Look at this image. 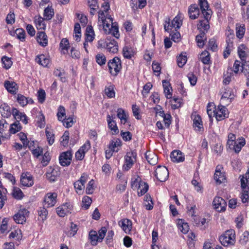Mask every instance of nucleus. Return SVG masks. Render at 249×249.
Returning <instances> with one entry per match:
<instances>
[{
    "instance_id": "1",
    "label": "nucleus",
    "mask_w": 249,
    "mask_h": 249,
    "mask_svg": "<svg viewBox=\"0 0 249 249\" xmlns=\"http://www.w3.org/2000/svg\"><path fill=\"white\" fill-rule=\"evenodd\" d=\"M99 26H102L106 34H111L116 38H119L120 34L119 28L116 22H113V18L111 16H105L104 11L99 12L98 22Z\"/></svg>"
},
{
    "instance_id": "2",
    "label": "nucleus",
    "mask_w": 249,
    "mask_h": 249,
    "mask_svg": "<svg viewBox=\"0 0 249 249\" xmlns=\"http://www.w3.org/2000/svg\"><path fill=\"white\" fill-rule=\"evenodd\" d=\"M219 241L224 246L233 245L235 242V232L233 230L226 231L219 237Z\"/></svg>"
},
{
    "instance_id": "3",
    "label": "nucleus",
    "mask_w": 249,
    "mask_h": 249,
    "mask_svg": "<svg viewBox=\"0 0 249 249\" xmlns=\"http://www.w3.org/2000/svg\"><path fill=\"white\" fill-rule=\"evenodd\" d=\"M108 67L111 74L117 75L122 68L120 59L118 57H115L113 59L109 60L108 62Z\"/></svg>"
},
{
    "instance_id": "4",
    "label": "nucleus",
    "mask_w": 249,
    "mask_h": 249,
    "mask_svg": "<svg viewBox=\"0 0 249 249\" xmlns=\"http://www.w3.org/2000/svg\"><path fill=\"white\" fill-rule=\"evenodd\" d=\"M170 19L167 18L165 21L164 25V28L165 31L169 32L171 29V28L175 29H179L182 25V21L180 18L178 16H176L170 23Z\"/></svg>"
},
{
    "instance_id": "5",
    "label": "nucleus",
    "mask_w": 249,
    "mask_h": 249,
    "mask_svg": "<svg viewBox=\"0 0 249 249\" xmlns=\"http://www.w3.org/2000/svg\"><path fill=\"white\" fill-rule=\"evenodd\" d=\"M137 153L135 151H130L126 153L125 156V164L123 168L128 171L136 161Z\"/></svg>"
},
{
    "instance_id": "6",
    "label": "nucleus",
    "mask_w": 249,
    "mask_h": 249,
    "mask_svg": "<svg viewBox=\"0 0 249 249\" xmlns=\"http://www.w3.org/2000/svg\"><path fill=\"white\" fill-rule=\"evenodd\" d=\"M155 173L157 178L160 182L166 181L169 176L168 170L165 166H158Z\"/></svg>"
},
{
    "instance_id": "7",
    "label": "nucleus",
    "mask_w": 249,
    "mask_h": 249,
    "mask_svg": "<svg viewBox=\"0 0 249 249\" xmlns=\"http://www.w3.org/2000/svg\"><path fill=\"white\" fill-rule=\"evenodd\" d=\"M215 115L217 121H221L228 117V110L225 106L219 105L217 108H215Z\"/></svg>"
},
{
    "instance_id": "8",
    "label": "nucleus",
    "mask_w": 249,
    "mask_h": 249,
    "mask_svg": "<svg viewBox=\"0 0 249 249\" xmlns=\"http://www.w3.org/2000/svg\"><path fill=\"white\" fill-rule=\"evenodd\" d=\"M57 196V194L55 193H48L44 197V207L48 208L53 206L56 202Z\"/></svg>"
},
{
    "instance_id": "9",
    "label": "nucleus",
    "mask_w": 249,
    "mask_h": 249,
    "mask_svg": "<svg viewBox=\"0 0 249 249\" xmlns=\"http://www.w3.org/2000/svg\"><path fill=\"white\" fill-rule=\"evenodd\" d=\"M214 209L218 212H224L226 210L227 203L224 199L221 197H215L213 200Z\"/></svg>"
},
{
    "instance_id": "10",
    "label": "nucleus",
    "mask_w": 249,
    "mask_h": 249,
    "mask_svg": "<svg viewBox=\"0 0 249 249\" xmlns=\"http://www.w3.org/2000/svg\"><path fill=\"white\" fill-rule=\"evenodd\" d=\"M29 212L25 209L20 210L14 216V219L18 224H23L26 222V217L28 216Z\"/></svg>"
},
{
    "instance_id": "11",
    "label": "nucleus",
    "mask_w": 249,
    "mask_h": 249,
    "mask_svg": "<svg viewBox=\"0 0 249 249\" xmlns=\"http://www.w3.org/2000/svg\"><path fill=\"white\" fill-rule=\"evenodd\" d=\"M72 159L71 151H67L62 153L59 157V162L63 166L69 165Z\"/></svg>"
},
{
    "instance_id": "12",
    "label": "nucleus",
    "mask_w": 249,
    "mask_h": 249,
    "mask_svg": "<svg viewBox=\"0 0 249 249\" xmlns=\"http://www.w3.org/2000/svg\"><path fill=\"white\" fill-rule=\"evenodd\" d=\"M107 50L112 53H116L118 51V43L114 39L107 38L105 41Z\"/></svg>"
},
{
    "instance_id": "13",
    "label": "nucleus",
    "mask_w": 249,
    "mask_h": 249,
    "mask_svg": "<svg viewBox=\"0 0 249 249\" xmlns=\"http://www.w3.org/2000/svg\"><path fill=\"white\" fill-rule=\"evenodd\" d=\"M88 178V175L86 174H83L79 180L74 183V186L77 193H80L84 188L85 183Z\"/></svg>"
},
{
    "instance_id": "14",
    "label": "nucleus",
    "mask_w": 249,
    "mask_h": 249,
    "mask_svg": "<svg viewBox=\"0 0 249 249\" xmlns=\"http://www.w3.org/2000/svg\"><path fill=\"white\" fill-rule=\"evenodd\" d=\"M21 183L23 186L30 187L34 184L32 176L29 173H23L21 176Z\"/></svg>"
},
{
    "instance_id": "15",
    "label": "nucleus",
    "mask_w": 249,
    "mask_h": 249,
    "mask_svg": "<svg viewBox=\"0 0 249 249\" xmlns=\"http://www.w3.org/2000/svg\"><path fill=\"white\" fill-rule=\"evenodd\" d=\"M221 169H222V167L221 166H217L214 175V178L216 182L218 184H220L224 182L226 180V177L224 173L221 172Z\"/></svg>"
},
{
    "instance_id": "16",
    "label": "nucleus",
    "mask_w": 249,
    "mask_h": 249,
    "mask_svg": "<svg viewBox=\"0 0 249 249\" xmlns=\"http://www.w3.org/2000/svg\"><path fill=\"white\" fill-rule=\"evenodd\" d=\"M4 87L7 91L11 94H15L18 90L17 84L13 81H5L4 84Z\"/></svg>"
},
{
    "instance_id": "17",
    "label": "nucleus",
    "mask_w": 249,
    "mask_h": 249,
    "mask_svg": "<svg viewBox=\"0 0 249 249\" xmlns=\"http://www.w3.org/2000/svg\"><path fill=\"white\" fill-rule=\"evenodd\" d=\"M119 224L126 233H129L132 228V222L127 219L120 221Z\"/></svg>"
},
{
    "instance_id": "18",
    "label": "nucleus",
    "mask_w": 249,
    "mask_h": 249,
    "mask_svg": "<svg viewBox=\"0 0 249 249\" xmlns=\"http://www.w3.org/2000/svg\"><path fill=\"white\" fill-rule=\"evenodd\" d=\"M170 157L173 162H182L184 160V156L183 153L179 150H175L173 151Z\"/></svg>"
},
{
    "instance_id": "19",
    "label": "nucleus",
    "mask_w": 249,
    "mask_h": 249,
    "mask_svg": "<svg viewBox=\"0 0 249 249\" xmlns=\"http://www.w3.org/2000/svg\"><path fill=\"white\" fill-rule=\"evenodd\" d=\"M188 14L192 19L197 18L199 15V9L196 5H192L189 8Z\"/></svg>"
},
{
    "instance_id": "20",
    "label": "nucleus",
    "mask_w": 249,
    "mask_h": 249,
    "mask_svg": "<svg viewBox=\"0 0 249 249\" xmlns=\"http://www.w3.org/2000/svg\"><path fill=\"white\" fill-rule=\"evenodd\" d=\"M36 40L40 45L45 47L48 44L47 36L44 32H39L37 33Z\"/></svg>"
},
{
    "instance_id": "21",
    "label": "nucleus",
    "mask_w": 249,
    "mask_h": 249,
    "mask_svg": "<svg viewBox=\"0 0 249 249\" xmlns=\"http://www.w3.org/2000/svg\"><path fill=\"white\" fill-rule=\"evenodd\" d=\"M60 172L58 171V167L53 168L49 172H47L46 174V178L51 182L54 181L57 177L60 175Z\"/></svg>"
},
{
    "instance_id": "22",
    "label": "nucleus",
    "mask_w": 249,
    "mask_h": 249,
    "mask_svg": "<svg viewBox=\"0 0 249 249\" xmlns=\"http://www.w3.org/2000/svg\"><path fill=\"white\" fill-rule=\"evenodd\" d=\"M134 49L130 47L125 46L123 49V54L124 58L127 59H131L135 54Z\"/></svg>"
},
{
    "instance_id": "23",
    "label": "nucleus",
    "mask_w": 249,
    "mask_h": 249,
    "mask_svg": "<svg viewBox=\"0 0 249 249\" xmlns=\"http://www.w3.org/2000/svg\"><path fill=\"white\" fill-rule=\"evenodd\" d=\"M113 116H110V115L107 116V121L108 123V125L109 128L113 131V134L118 133L119 130L116 124L114 121L113 120Z\"/></svg>"
},
{
    "instance_id": "24",
    "label": "nucleus",
    "mask_w": 249,
    "mask_h": 249,
    "mask_svg": "<svg viewBox=\"0 0 249 249\" xmlns=\"http://www.w3.org/2000/svg\"><path fill=\"white\" fill-rule=\"evenodd\" d=\"M0 111L3 117L8 118L10 116L12 113L11 111L10 107L5 103L1 105L0 107Z\"/></svg>"
},
{
    "instance_id": "25",
    "label": "nucleus",
    "mask_w": 249,
    "mask_h": 249,
    "mask_svg": "<svg viewBox=\"0 0 249 249\" xmlns=\"http://www.w3.org/2000/svg\"><path fill=\"white\" fill-rule=\"evenodd\" d=\"M145 157L149 164L154 165L157 163L158 157L155 153L146 152L145 154Z\"/></svg>"
},
{
    "instance_id": "26",
    "label": "nucleus",
    "mask_w": 249,
    "mask_h": 249,
    "mask_svg": "<svg viewBox=\"0 0 249 249\" xmlns=\"http://www.w3.org/2000/svg\"><path fill=\"white\" fill-rule=\"evenodd\" d=\"M210 28L209 21L208 20L203 19L200 20L197 24V29L201 32H207Z\"/></svg>"
},
{
    "instance_id": "27",
    "label": "nucleus",
    "mask_w": 249,
    "mask_h": 249,
    "mask_svg": "<svg viewBox=\"0 0 249 249\" xmlns=\"http://www.w3.org/2000/svg\"><path fill=\"white\" fill-rule=\"evenodd\" d=\"M44 20H45L44 18H42L40 16H35L34 18V22L37 29L44 30L45 29L46 25L44 21Z\"/></svg>"
},
{
    "instance_id": "28",
    "label": "nucleus",
    "mask_w": 249,
    "mask_h": 249,
    "mask_svg": "<svg viewBox=\"0 0 249 249\" xmlns=\"http://www.w3.org/2000/svg\"><path fill=\"white\" fill-rule=\"evenodd\" d=\"M193 126L197 131H200L201 129H203L202 122L199 115L195 116L193 119Z\"/></svg>"
},
{
    "instance_id": "29",
    "label": "nucleus",
    "mask_w": 249,
    "mask_h": 249,
    "mask_svg": "<svg viewBox=\"0 0 249 249\" xmlns=\"http://www.w3.org/2000/svg\"><path fill=\"white\" fill-rule=\"evenodd\" d=\"M17 101L22 107L25 106L28 103L32 104L33 103L32 99H28L24 95L20 94L17 95Z\"/></svg>"
},
{
    "instance_id": "30",
    "label": "nucleus",
    "mask_w": 249,
    "mask_h": 249,
    "mask_svg": "<svg viewBox=\"0 0 249 249\" xmlns=\"http://www.w3.org/2000/svg\"><path fill=\"white\" fill-rule=\"evenodd\" d=\"M89 238L90 241L92 245L95 246L97 245L98 241L101 242L98 236L96 231H91L89 235Z\"/></svg>"
},
{
    "instance_id": "31",
    "label": "nucleus",
    "mask_w": 249,
    "mask_h": 249,
    "mask_svg": "<svg viewBox=\"0 0 249 249\" xmlns=\"http://www.w3.org/2000/svg\"><path fill=\"white\" fill-rule=\"evenodd\" d=\"M56 213L60 217H64L70 213V210L66 205H62L56 208Z\"/></svg>"
},
{
    "instance_id": "32",
    "label": "nucleus",
    "mask_w": 249,
    "mask_h": 249,
    "mask_svg": "<svg viewBox=\"0 0 249 249\" xmlns=\"http://www.w3.org/2000/svg\"><path fill=\"white\" fill-rule=\"evenodd\" d=\"M196 41L199 47H203L204 45V42L206 40V37L205 36V32H202L200 34L196 36Z\"/></svg>"
},
{
    "instance_id": "33",
    "label": "nucleus",
    "mask_w": 249,
    "mask_h": 249,
    "mask_svg": "<svg viewBox=\"0 0 249 249\" xmlns=\"http://www.w3.org/2000/svg\"><path fill=\"white\" fill-rule=\"evenodd\" d=\"M117 117L121 120L122 123L125 124L127 122V115L125 111L122 108H119L117 110Z\"/></svg>"
},
{
    "instance_id": "34",
    "label": "nucleus",
    "mask_w": 249,
    "mask_h": 249,
    "mask_svg": "<svg viewBox=\"0 0 249 249\" xmlns=\"http://www.w3.org/2000/svg\"><path fill=\"white\" fill-rule=\"evenodd\" d=\"M199 59L204 64H209L210 62V53L207 51H203L200 54Z\"/></svg>"
},
{
    "instance_id": "35",
    "label": "nucleus",
    "mask_w": 249,
    "mask_h": 249,
    "mask_svg": "<svg viewBox=\"0 0 249 249\" xmlns=\"http://www.w3.org/2000/svg\"><path fill=\"white\" fill-rule=\"evenodd\" d=\"M148 189V185L147 183L143 181H141L138 191V194L139 196H142L145 194Z\"/></svg>"
},
{
    "instance_id": "36",
    "label": "nucleus",
    "mask_w": 249,
    "mask_h": 249,
    "mask_svg": "<svg viewBox=\"0 0 249 249\" xmlns=\"http://www.w3.org/2000/svg\"><path fill=\"white\" fill-rule=\"evenodd\" d=\"M44 18L45 20H48L52 18L54 16V11L53 8L51 7H47L44 11Z\"/></svg>"
},
{
    "instance_id": "37",
    "label": "nucleus",
    "mask_w": 249,
    "mask_h": 249,
    "mask_svg": "<svg viewBox=\"0 0 249 249\" xmlns=\"http://www.w3.org/2000/svg\"><path fill=\"white\" fill-rule=\"evenodd\" d=\"M9 131L10 133L15 134L17 132L20 131L21 129V126L19 122L18 121L10 124Z\"/></svg>"
},
{
    "instance_id": "38",
    "label": "nucleus",
    "mask_w": 249,
    "mask_h": 249,
    "mask_svg": "<svg viewBox=\"0 0 249 249\" xmlns=\"http://www.w3.org/2000/svg\"><path fill=\"white\" fill-rule=\"evenodd\" d=\"M159 114L163 118V122L166 127H169L171 123V116L170 114H165L163 111H160Z\"/></svg>"
},
{
    "instance_id": "39",
    "label": "nucleus",
    "mask_w": 249,
    "mask_h": 249,
    "mask_svg": "<svg viewBox=\"0 0 249 249\" xmlns=\"http://www.w3.org/2000/svg\"><path fill=\"white\" fill-rule=\"evenodd\" d=\"M241 187L243 188H248L249 189V169L245 175V177L243 176L241 179Z\"/></svg>"
},
{
    "instance_id": "40",
    "label": "nucleus",
    "mask_w": 249,
    "mask_h": 249,
    "mask_svg": "<svg viewBox=\"0 0 249 249\" xmlns=\"http://www.w3.org/2000/svg\"><path fill=\"white\" fill-rule=\"evenodd\" d=\"M245 144V140L244 139L242 138L240 139L239 142L236 141V144H234L233 147H232L233 150H234V151L236 153H238L240 151V150L242 149V147Z\"/></svg>"
},
{
    "instance_id": "41",
    "label": "nucleus",
    "mask_w": 249,
    "mask_h": 249,
    "mask_svg": "<svg viewBox=\"0 0 249 249\" xmlns=\"http://www.w3.org/2000/svg\"><path fill=\"white\" fill-rule=\"evenodd\" d=\"M164 92L167 98L170 99L172 97V94L170 91L169 87L170 86L169 82L167 80L162 81Z\"/></svg>"
},
{
    "instance_id": "42",
    "label": "nucleus",
    "mask_w": 249,
    "mask_h": 249,
    "mask_svg": "<svg viewBox=\"0 0 249 249\" xmlns=\"http://www.w3.org/2000/svg\"><path fill=\"white\" fill-rule=\"evenodd\" d=\"M36 60L38 63L44 67L47 66L50 63L49 59L47 58L43 54L38 56L36 59Z\"/></svg>"
},
{
    "instance_id": "43",
    "label": "nucleus",
    "mask_w": 249,
    "mask_h": 249,
    "mask_svg": "<svg viewBox=\"0 0 249 249\" xmlns=\"http://www.w3.org/2000/svg\"><path fill=\"white\" fill-rule=\"evenodd\" d=\"M57 116L58 120L60 121L63 122L66 119L65 109L64 107L61 106L59 107Z\"/></svg>"
},
{
    "instance_id": "44",
    "label": "nucleus",
    "mask_w": 249,
    "mask_h": 249,
    "mask_svg": "<svg viewBox=\"0 0 249 249\" xmlns=\"http://www.w3.org/2000/svg\"><path fill=\"white\" fill-rule=\"evenodd\" d=\"M121 145V141L119 139H116L111 141L109 144V148L115 152H118L119 150L118 147H120Z\"/></svg>"
},
{
    "instance_id": "45",
    "label": "nucleus",
    "mask_w": 249,
    "mask_h": 249,
    "mask_svg": "<svg viewBox=\"0 0 249 249\" xmlns=\"http://www.w3.org/2000/svg\"><path fill=\"white\" fill-rule=\"evenodd\" d=\"M187 62V56L185 55V53L183 54V53H181L177 57V63L178 66L181 68Z\"/></svg>"
},
{
    "instance_id": "46",
    "label": "nucleus",
    "mask_w": 249,
    "mask_h": 249,
    "mask_svg": "<svg viewBox=\"0 0 249 249\" xmlns=\"http://www.w3.org/2000/svg\"><path fill=\"white\" fill-rule=\"evenodd\" d=\"M105 93L108 98H113L115 97V92L114 87L113 85H110L108 87H106Z\"/></svg>"
},
{
    "instance_id": "47",
    "label": "nucleus",
    "mask_w": 249,
    "mask_h": 249,
    "mask_svg": "<svg viewBox=\"0 0 249 249\" xmlns=\"http://www.w3.org/2000/svg\"><path fill=\"white\" fill-rule=\"evenodd\" d=\"M225 90L222 95V99H225V98L234 99L235 95L232 90L231 89H225Z\"/></svg>"
},
{
    "instance_id": "48",
    "label": "nucleus",
    "mask_w": 249,
    "mask_h": 249,
    "mask_svg": "<svg viewBox=\"0 0 249 249\" xmlns=\"http://www.w3.org/2000/svg\"><path fill=\"white\" fill-rule=\"evenodd\" d=\"M12 195L13 197L17 199H21L23 196V194L21 190L17 187L14 188Z\"/></svg>"
},
{
    "instance_id": "49",
    "label": "nucleus",
    "mask_w": 249,
    "mask_h": 249,
    "mask_svg": "<svg viewBox=\"0 0 249 249\" xmlns=\"http://www.w3.org/2000/svg\"><path fill=\"white\" fill-rule=\"evenodd\" d=\"M15 33L17 35V37L21 41H24L25 39V32L21 28H18L16 29Z\"/></svg>"
},
{
    "instance_id": "50",
    "label": "nucleus",
    "mask_w": 249,
    "mask_h": 249,
    "mask_svg": "<svg viewBox=\"0 0 249 249\" xmlns=\"http://www.w3.org/2000/svg\"><path fill=\"white\" fill-rule=\"evenodd\" d=\"M92 202L91 198L88 196L83 197L82 199V208L88 209Z\"/></svg>"
},
{
    "instance_id": "51",
    "label": "nucleus",
    "mask_w": 249,
    "mask_h": 249,
    "mask_svg": "<svg viewBox=\"0 0 249 249\" xmlns=\"http://www.w3.org/2000/svg\"><path fill=\"white\" fill-rule=\"evenodd\" d=\"M245 46L243 44L241 45L238 47V52L240 58L241 60H244V59H246V53L243 50L245 49Z\"/></svg>"
},
{
    "instance_id": "52",
    "label": "nucleus",
    "mask_w": 249,
    "mask_h": 249,
    "mask_svg": "<svg viewBox=\"0 0 249 249\" xmlns=\"http://www.w3.org/2000/svg\"><path fill=\"white\" fill-rule=\"evenodd\" d=\"M242 61V66L241 67L242 72L245 73L246 75L247 73H249V61H247L246 59H244V60Z\"/></svg>"
},
{
    "instance_id": "53",
    "label": "nucleus",
    "mask_w": 249,
    "mask_h": 249,
    "mask_svg": "<svg viewBox=\"0 0 249 249\" xmlns=\"http://www.w3.org/2000/svg\"><path fill=\"white\" fill-rule=\"evenodd\" d=\"M96 59L97 63L100 66L106 64V58L105 56L102 53L98 54L96 56Z\"/></svg>"
},
{
    "instance_id": "54",
    "label": "nucleus",
    "mask_w": 249,
    "mask_h": 249,
    "mask_svg": "<svg viewBox=\"0 0 249 249\" xmlns=\"http://www.w3.org/2000/svg\"><path fill=\"white\" fill-rule=\"evenodd\" d=\"M1 61L4 65V67L6 69L10 68L12 64L10 58L7 56H3L1 58Z\"/></svg>"
},
{
    "instance_id": "55",
    "label": "nucleus",
    "mask_w": 249,
    "mask_h": 249,
    "mask_svg": "<svg viewBox=\"0 0 249 249\" xmlns=\"http://www.w3.org/2000/svg\"><path fill=\"white\" fill-rule=\"evenodd\" d=\"M69 139V132L68 131L64 132L63 136L61 137V143L62 145L65 146L67 145Z\"/></svg>"
},
{
    "instance_id": "56",
    "label": "nucleus",
    "mask_w": 249,
    "mask_h": 249,
    "mask_svg": "<svg viewBox=\"0 0 249 249\" xmlns=\"http://www.w3.org/2000/svg\"><path fill=\"white\" fill-rule=\"evenodd\" d=\"M38 120L37 121V126L40 128H43L45 126V117L42 114H40L37 116Z\"/></svg>"
},
{
    "instance_id": "57",
    "label": "nucleus",
    "mask_w": 249,
    "mask_h": 249,
    "mask_svg": "<svg viewBox=\"0 0 249 249\" xmlns=\"http://www.w3.org/2000/svg\"><path fill=\"white\" fill-rule=\"evenodd\" d=\"M170 35L171 37V39L174 42H178L180 40V34L177 30L175 32L173 31L170 33Z\"/></svg>"
},
{
    "instance_id": "58",
    "label": "nucleus",
    "mask_w": 249,
    "mask_h": 249,
    "mask_svg": "<svg viewBox=\"0 0 249 249\" xmlns=\"http://www.w3.org/2000/svg\"><path fill=\"white\" fill-rule=\"evenodd\" d=\"M12 114L14 116L17 121L19 122L21 120L22 116L24 115L25 114L19 112L16 108H13L12 111Z\"/></svg>"
},
{
    "instance_id": "59",
    "label": "nucleus",
    "mask_w": 249,
    "mask_h": 249,
    "mask_svg": "<svg viewBox=\"0 0 249 249\" xmlns=\"http://www.w3.org/2000/svg\"><path fill=\"white\" fill-rule=\"evenodd\" d=\"M46 135L48 143L50 145H52L54 141V135L52 132L46 129Z\"/></svg>"
},
{
    "instance_id": "60",
    "label": "nucleus",
    "mask_w": 249,
    "mask_h": 249,
    "mask_svg": "<svg viewBox=\"0 0 249 249\" xmlns=\"http://www.w3.org/2000/svg\"><path fill=\"white\" fill-rule=\"evenodd\" d=\"M37 97L39 103H43L46 98V93L44 90L40 89L37 92Z\"/></svg>"
},
{
    "instance_id": "61",
    "label": "nucleus",
    "mask_w": 249,
    "mask_h": 249,
    "mask_svg": "<svg viewBox=\"0 0 249 249\" xmlns=\"http://www.w3.org/2000/svg\"><path fill=\"white\" fill-rule=\"evenodd\" d=\"M15 21V16L14 13L10 12L6 18V22L7 24H12Z\"/></svg>"
},
{
    "instance_id": "62",
    "label": "nucleus",
    "mask_w": 249,
    "mask_h": 249,
    "mask_svg": "<svg viewBox=\"0 0 249 249\" xmlns=\"http://www.w3.org/2000/svg\"><path fill=\"white\" fill-rule=\"evenodd\" d=\"M194 221L196 225L199 227H202L204 226L206 223V219L204 218H200L198 217H196L194 219Z\"/></svg>"
},
{
    "instance_id": "63",
    "label": "nucleus",
    "mask_w": 249,
    "mask_h": 249,
    "mask_svg": "<svg viewBox=\"0 0 249 249\" xmlns=\"http://www.w3.org/2000/svg\"><path fill=\"white\" fill-rule=\"evenodd\" d=\"M60 46L63 50H66L67 51L69 46V42L67 38H63L60 43Z\"/></svg>"
},
{
    "instance_id": "64",
    "label": "nucleus",
    "mask_w": 249,
    "mask_h": 249,
    "mask_svg": "<svg viewBox=\"0 0 249 249\" xmlns=\"http://www.w3.org/2000/svg\"><path fill=\"white\" fill-rule=\"evenodd\" d=\"M94 180H91L88 183L86 188V193L87 194H92L93 192L94 188L93 187Z\"/></svg>"
}]
</instances>
